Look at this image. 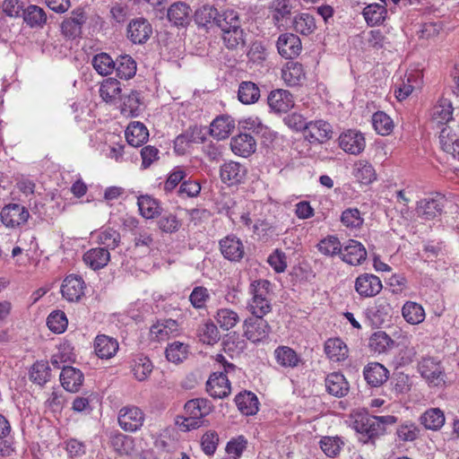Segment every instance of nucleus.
<instances>
[{
	"mask_svg": "<svg viewBox=\"0 0 459 459\" xmlns=\"http://www.w3.org/2000/svg\"><path fill=\"white\" fill-rule=\"evenodd\" d=\"M392 344V339L387 333L382 331L374 333L369 339V347L377 353L386 351Z\"/></svg>",
	"mask_w": 459,
	"mask_h": 459,
	"instance_id": "nucleus-63",
	"label": "nucleus"
},
{
	"mask_svg": "<svg viewBox=\"0 0 459 459\" xmlns=\"http://www.w3.org/2000/svg\"><path fill=\"white\" fill-rule=\"evenodd\" d=\"M220 247L223 256L232 262H238L244 256V246L239 238L228 236L220 241Z\"/></svg>",
	"mask_w": 459,
	"mask_h": 459,
	"instance_id": "nucleus-19",
	"label": "nucleus"
},
{
	"mask_svg": "<svg viewBox=\"0 0 459 459\" xmlns=\"http://www.w3.org/2000/svg\"><path fill=\"white\" fill-rule=\"evenodd\" d=\"M109 260L110 254L103 247L91 248L83 255V262L94 271L104 268Z\"/></svg>",
	"mask_w": 459,
	"mask_h": 459,
	"instance_id": "nucleus-25",
	"label": "nucleus"
},
{
	"mask_svg": "<svg viewBox=\"0 0 459 459\" xmlns=\"http://www.w3.org/2000/svg\"><path fill=\"white\" fill-rule=\"evenodd\" d=\"M95 235L97 243L103 246V248L107 250L115 249L121 241L120 233L111 228L103 229L96 232Z\"/></svg>",
	"mask_w": 459,
	"mask_h": 459,
	"instance_id": "nucleus-47",
	"label": "nucleus"
},
{
	"mask_svg": "<svg viewBox=\"0 0 459 459\" xmlns=\"http://www.w3.org/2000/svg\"><path fill=\"white\" fill-rule=\"evenodd\" d=\"M241 25L238 13L234 10H226L221 14L216 22L221 32L234 29L237 26Z\"/></svg>",
	"mask_w": 459,
	"mask_h": 459,
	"instance_id": "nucleus-62",
	"label": "nucleus"
},
{
	"mask_svg": "<svg viewBox=\"0 0 459 459\" xmlns=\"http://www.w3.org/2000/svg\"><path fill=\"white\" fill-rule=\"evenodd\" d=\"M247 168L235 161L224 163L220 169V176L223 183L229 186L243 182L247 176Z\"/></svg>",
	"mask_w": 459,
	"mask_h": 459,
	"instance_id": "nucleus-17",
	"label": "nucleus"
},
{
	"mask_svg": "<svg viewBox=\"0 0 459 459\" xmlns=\"http://www.w3.org/2000/svg\"><path fill=\"white\" fill-rule=\"evenodd\" d=\"M212 406L207 399L196 398L188 401L185 404L186 417L182 422L185 430L197 429L202 424V420L212 411Z\"/></svg>",
	"mask_w": 459,
	"mask_h": 459,
	"instance_id": "nucleus-2",
	"label": "nucleus"
},
{
	"mask_svg": "<svg viewBox=\"0 0 459 459\" xmlns=\"http://www.w3.org/2000/svg\"><path fill=\"white\" fill-rule=\"evenodd\" d=\"M325 352L330 359L341 361L346 359L348 349L341 339L331 338L325 342Z\"/></svg>",
	"mask_w": 459,
	"mask_h": 459,
	"instance_id": "nucleus-43",
	"label": "nucleus"
},
{
	"mask_svg": "<svg viewBox=\"0 0 459 459\" xmlns=\"http://www.w3.org/2000/svg\"><path fill=\"white\" fill-rule=\"evenodd\" d=\"M442 208L440 199L425 198L418 202L417 213L426 220H431L441 213Z\"/></svg>",
	"mask_w": 459,
	"mask_h": 459,
	"instance_id": "nucleus-39",
	"label": "nucleus"
},
{
	"mask_svg": "<svg viewBox=\"0 0 459 459\" xmlns=\"http://www.w3.org/2000/svg\"><path fill=\"white\" fill-rule=\"evenodd\" d=\"M152 33V25L143 18L133 20L127 26V37L134 44L144 43Z\"/></svg>",
	"mask_w": 459,
	"mask_h": 459,
	"instance_id": "nucleus-16",
	"label": "nucleus"
},
{
	"mask_svg": "<svg viewBox=\"0 0 459 459\" xmlns=\"http://www.w3.org/2000/svg\"><path fill=\"white\" fill-rule=\"evenodd\" d=\"M325 382L329 394L342 397L348 394L349 384L342 374L333 372L327 375Z\"/></svg>",
	"mask_w": 459,
	"mask_h": 459,
	"instance_id": "nucleus-26",
	"label": "nucleus"
},
{
	"mask_svg": "<svg viewBox=\"0 0 459 459\" xmlns=\"http://www.w3.org/2000/svg\"><path fill=\"white\" fill-rule=\"evenodd\" d=\"M153 369V365L148 357L137 355L132 363V372L138 381L148 378Z\"/></svg>",
	"mask_w": 459,
	"mask_h": 459,
	"instance_id": "nucleus-46",
	"label": "nucleus"
},
{
	"mask_svg": "<svg viewBox=\"0 0 459 459\" xmlns=\"http://www.w3.org/2000/svg\"><path fill=\"white\" fill-rule=\"evenodd\" d=\"M118 342L115 338L100 334L94 341V351L100 359H110L117 353Z\"/></svg>",
	"mask_w": 459,
	"mask_h": 459,
	"instance_id": "nucleus-23",
	"label": "nucleus"
},
{
	"mask_svg": "<svg viewBox=\"0 0 459 459\" xmlns=\"http://www.w3.org/2000/svg\"><path fill=\"white\" fill-rule=\"evenodd\" d=\"M354 176L360 183L366 185L377 178L375 169L366 160H359L355 164Z\"/></svg>",
	"mask_w": 459,
	"mask_h": 459,
	"instance_id": "nucleus-58",
	"label": "nucleus"
},
{
	"mask_svg": "<svg viewBox=\"0 0 459 459\" xmlns=\"http://www.w3.org/2000/svg\"><path fill=\"white\" fill-rule=\"evenodd\" d=\"M88 20L85 7H76L61 23L62 34L68 39H75L82 34V26Z\"/></svg>",
	"mask_w": 459,
	"mask_h": 459,
	"instance_id": "nucleus-4",
	"label": "nucleus"
},
{
	"mask_svg": "<svg viewBox=\"0 0 459 459\" xmlns=\"http://www.w3.org/2000/svg\"><path fill=\"white\" fill-rule=\"evenodd\" d=\"M260 98V89L253 82H242L238 86V99L245 104L250 105L255 103Z\"/></svg>",
	"mask_w": 459,
	"mask_h": 459,
	"instance_id": "nucleus-40",
	"label": "nucleus"
},
{
	"mask_svg": "<svg viewBox=\"0 0 459 459\" xmlns=\"http://www.w3.org/2000/svg\"><path fill=\"white\" fill-rule=\"evenodd\" d=\"M281 77L289 86H296L305 79V73L301 64L288 62L281 71Z\"/></svg>",
	"mask_w": 459,
	"mask_h": 459,
	"instance_id": "nucleus-37",
	"label": "nucleus"
},
{
	"mask_svg": "<svg viewBox=\"0 0 459 459\" xmlns=\"http://www.w3.org/2000/svg\"><path fill=\"white\" fill-rule=\"evenodd\" d=\"M301 48L300 39L293 33H283L278 38V52L286 59H292L299 56Z\"/></svg>",
	"mask_w": 459,
	"mask_h": 459,
	"instance_id": "nucleus-13",
	"label": "nucleus"
},
{
	"mask_svg": "<svg viewBox=\"0 0 459 459\" xmlns=\"http://www.w3.org/2000/svg\"><path fill=\"white\" fill-rule=\"evenodd\" d=\"M338 142L340 148L351 155H359L366 147L364 134L356 129L342 132L338 138Z\"/></svg>",
	"mask_w": 459,
	"mask_h": 459,
	"instance_id": "nucleus-6",
	"label": "nucleus"
},
{
	"mask_svg": "<svg viewBox=\"0 0 459 459\" xmlns=\"http://www.w3.org/2000/svg\"><path fill=\"white\" fill-rule=\"evenodd\" d=\"M362 14L368 25H380L387 16L386 4H369L363 9Z\"/></svg>",
	"mask_w": 459,
	"mask_h": 459,
	"instance_id": "nucleus-33",
	"label": "nucleus"
},
{
	"mask_svg": "<svg viewBox=\"0 0 459 459\" xmlns=\"http://www.w3.org/2000/svg\"><path fill=\"white\" fill-rule=\"evenodd\" d=\"M274 356L278 364L285 368L298 366L299 358L294 350L288 346H280L274 351Z\"/></svg>",
	"mask_w": 459,
	"mask_h": 459,
	"instance_id": "nucleus-53",
	"label": "nucleus"
},
{
	"mask_svg": "<svg viewBox=\"0 0 459 459\" xmlns=\"http://www.w3.org/2000/svg\"><path fill=\"white\" fill-rule=\"evenodd\" d=\"M83 374L80 369L64 366L60 374L62 386L68 392H78L83 383Z\"/></svg>",
	"mask_w": 459,
	"mask_h": 459,
	"instance_id": "nucleus-20",
	"label": "nucleus"
},
{
	"mask_svg": "<svg viewBox=\"0 0 459 459\" xmlns=\"http://www.w3.org/2000/svg\"><path fill=\"white\" fill-rule=\"evenodd\" d=\"M418 368L422 377L430 385L438 386L445 384V374L439 360L426 357L420 361Z\"/></svg>",
	"mask_w": 459,
	"mask_h": 459,
	"instance_id": "nucleus-7",
	"label": "nucleus"
},
{
	"mask_svg": "<svg viewBox=\"0 0 459 459\" xmlns=\"http://www.w3.org/2000/svg\"><path fill=\"white\" fill-rule=\"evenodd\" d=\"M144 421V414L136 406L129 405L120 409L118 412V423L126 431L134 432L139 429Z\"/></svg>",
	"mask_w": 459,
	"mask_h": 459,
	"instance_id": "nucleus-8",
	"label": "nucleus"
},
{
	"mask_svg": "<svg viewBox=\"0 0 459 459\" xmlns=\"http://www.w3.org/2000/svg\"><path fill=\"white\" fill-rule=\"evenodd\" d=\"M115 63L116 61L107 53L97 54L91 60L94 70L102 76H107L113 73Z\"/></svg>",
	"mask_w": 459,
	"mask_h": 459,
	"instance_id": "nucleus-50",
	"label": "nucleus"
},
{
	"mask_svg": "<svg viewBox=\"0 0 459 459\" xmlns=\"http://www.w3.org/2000/svg\"><path fill=\"white\" fill-rule=\"evenodd\" d=\"M377 428L378 425L375 416L362 411L354 414L353 429L359 436V440L363 444L368 443L379 435Z\"/></svg>",
	"mask_w": 459,
	"mask_h": 459,
	"instance_id": "nucleus-3",
	"label": "nucleus"
},
{
	"mask_svg": "<svg viewBox=\"0 0 459 459\" xmlns=\"http://www.w3.org/2000/svg\"><path fill=\"white\" fill-rule=\"evenodd\" d=\"M374 129L378 134L388 135L394 128V124L389 116L385 112H376L372 117Z\"/></svg>",
	"mask_w": 459,
	"mask_h": 459,
	"instance_id": "nucleus-61",
	"label": "nucleus"
},
{
	"mask_svg": "<svg viewBox=\"0 0 459 459\" xmlns=\"http://www.w3.org/2000/svg\"><path fill=\"white\" fill-rule=\"evenodd\" d=\"M453 107L452 102L445 98L440 99L433 107L431 117L432 120L437 124L447 123L452 119Z\"/></svg>",
	"mask_w": 459,
	"mask_h": 459,
	"instance_id": "nucleus-44",
	"label": "nucleus"
},
{
	"mask_svg": "<svg viewBox=\"0 0 459 459\" xmlns=\"http://www.w3.org/2000/svg\"><path fill=\"white\" fill-rule=\"evenodd\" d=\"M382 288L383 285L379 277L367 273L359 275L354 283L356 292L362 298L376 297Z\"/></svg>",
	"mask_w": 459,
	"mask_h": 459,
	"instance_id": "nucleus-9",
	"label": "nucleus"
},
{
	"mask_svg": "<svg viewBox=\"0 0 459 459\" xmlns=\"http://www.w3.org/2000/svg\"><path fill=\"white\" fill-rule=\"evenodd\" d=\"M197 335L203 343L212 345L220 340V333L217 326L211 321L201 325Z\"/></svg>",
	"mask_w": 459,
	"mask_h": 459,
	"instance_id": "nucleus-57",
	"label": "nucleus"
},
{
	"mask_svg": "<svg viewBox=\"0 0 459 459\" xmlns=\"http://www.w3.org/2000/svg\"><path fill=\"white\" fill-rule=\"evenodd\" d=\"M292 28L302 35H309L316 30L314 17L307 13L297 14L292 21Z\"/></svg>",
	"mask_w": 459,
	"mask_h": 459,
	"instance_id": "nucleus-51",
	"label": "nucleus"
},
{
	"mask_svg": "<svg viewBox=\"0 0 459 459\" xmlns=\"http://www.w3.org/2000/svg\"><path fill=\"white\" fill-rule=\"evenodd\" d=\"M422 83V75L420 71H411L406 74V81H403L395 89L394 93L398 100L402 101L408 98L414 89L420 88Z\"/></svg>",
	"mask_w": 459,
	"mask_h": 459,
	"instance_id": "nucleus-22",
	"label": "nucleus"
},
{
	"mask_svg": "<svg viewBox=\"0 0 459 459\" xmlns=\"http://www.w3.org/2000/svg\"><path fill=\"white\" fill-rule=\"evenodd\" d=\"M235 129V121L229 115H221L212 120L210 125V134L217 140L228 138Z\"/></svg>",
	"mask_w": 459,
	"mask_h": 459,
	"instance_id": "nucleus-21",
	"label": "nucleus"
},
{
	"mask_svg": "<svg viewBox=\"0 0 459 459\" xmlns=\"http://www.w3.org/2000/svg\"><path fill=\"white\" fill-rule=\"evenodd\" d=\"M402 314L406 322L411 325H418L425 319V311L422 306L412 301H407L403 305Z\"/></svg>",
	"mask_w": 459,
	"mask_h": 459,
	"instance_id": "nucleus-49",
	"label": "nucleus"
},
{
	"mask_svg": "<svg viewBox=\"0 0 459 459\" xmlns=\"http://www.w3.org/2000/svg\"><path fill=\"white\" fill-rule=\"evenodd\" d=\"M85 283L81 276L71 274L63 281L62 296L68 301H78L84 293Z\"/></svg>",
	"mask_w": 459,
	"mask_h": 459,
	"instance_id": "nucleus-14",
	"label": "nucleus"
},
{
	"mask_svg": "<svg viewBox=\"0 0 459 459\" xmlns=\"http://www.w3.org/2000/svg\"><path fill=\"white\" fill-rule=\"evenodd\" d=\"M30 379L39 385H43L50 379V368L47 361H37L30 369Z\"/></svg>",
	"mask_w": 459,
	"mask_h": 459,
	"instance_id": "nucleus-52",
	"label": "nucleus"
},
{
	"mask_svg": "<svg viewBox=\"0 0 459 459\" xmlns=\"http://www.w3.org/2000/svg\"><path fill=\"white\" fill-rule=\"evenodd\" d=\"M165 353L169 361L178 364L187 358L188 346L180 342H174L168 345Z\"/></svg>",
	"mask_w": 459,
	"mask_h": 459,
	"instance_id": "nucleus-55",
	"label": "nucleus"
},
{
	"mask_svg": "<svg viewBox=\"0 0 459 459\" xmlns=\"http://www.w3.org/2000/svg\"><path fill=\"white\" fill-rule=\"evenodd\" d=\"M238 409L245 415H254L258 411V399L252 392L245 391L235 397Z\"/></svg>",
	"mask_w": 459,
	"mask_h": 459,
	"instance_id": "nucleus-35",
	"label": "nucleus"
},
{
	"mask_svg": "<svg viewBox=\"0 0 459 459\" xmlns=\"http://www.w3.org/2000/svg\"><path fill=\"white\" fill-rule=\"evenodd\" d=\"M68 320L65 312L56 310L49 314L47 325L50 331L56 333H62L67 327Z\"/></svg>",
	"mask_w": 459,
	"mask_h": 459,
	"instance_id": "nucleus-64",
	"label": "nucleus"
},
{
	"mask_svg": "<svg viewBox=\"0 0 459 459\" xmlns=\"http://www.w3.org/2000/svg\"><path fill=\"white\" fill-rule=\"evenodd\" d=\"M304 134L311 143H323L333 137L332 126L322 119L310 121L307 122Z\"/></svg>",
	"mask_w": 459,
	"mask_h": 459,
	"instance_id": "nucleus-11",
	"label": "nucleus"
},
{
	"mask_svg": "<svg viewBox=\"0 0 459 459\" xmlns=\"http://www.w3.org/2000/svg\"><path fill=\"white\" fill-rule=\"evenodd\" d=\"M364 378L371 386H380L388 379V370L380 363L368 364L363 370Z\"/></svg>",
	"mask_w": 459,
	"mask_h": 459,
	"instance_id": "nucleus-24",
	"label": "nucleus"
},
{
	"mask_svg": "<svg viewBox=\"0 0 459 459\" xmlns=\"http://www.w3.org/2000/svg\"><path fill=\"white\" fill-rule=\"evenodd\" d=\"M117 75L125 80L131 79L136 73V63L128 55L120 56L115 63Z\"/></svg>",
	"mask_w": 459,
	"mask_h": 459,
	"instance_id": "nucleus-45",
	"label": "nucleus"
},
{
	"mask_svg": "<svg viewBox=\"0 0 459 459\" xmlns=\"http://www.w3.org/2000/svg\"><path fill=\"white\" fill-rule=\"evenodd\" d=\"M317 247L321 254L327 256H333L335 255H341L342 250V245L339 238L334 236H327L320 240L317 244Z\"/></svg>",
	"mask_w": 459,
	"mask_h": 459,
	"instance_id": "nucleus-59",
	"label": "nucleus"
},
{
	"mask_svg": "<svg viewBox=\"0 0 459 459\" xmlns=\"http://www.w3.org/2000/svg\"><path fill=\"white\" fill-rule=\"evenodd\" d=\"M244 335L252 342H257L268 337L271 327L263 317H249L244 321Z\"/></svg>",
	"mask_w": 459,
	"mask_h": 459,
	"instance_id": "nucleus-10",
	"label": "nucleus"
},
{
	"mask_svg": "<svg viewBox=\"0 0 459 459\" xmlns=\"http://www.w3.org/2000/svg\"><path fill=\"white\" fill-rule=\"evenodd\" d=\"M267 102L270 108L275 113H286L294 107V99L290 91L282 89L273 90L270 92Z\"/></svg>",
	"mask_w": 459,
	"mask_h": 459,
	"instance_id": "nucleus-15",
	"label": "nucleus"
},
{
	"mask_svg": "<svg viewBox=\"0 0 459 459\" xmlns=\"http://www.w3.org/2000/svg\"><path fill=\"white\" fill-rule=\"evenodd\" d=\"M178 331V325L176 320L166 319L159 321L150 329L152 338L157 341H164L171 334H175Z\"/></svg>",
	"mask_w": 459,
	"mask_h": 459,
	"instance_id": "nucleus-34",
	"label": "nucleus"
},
{
	"mask_svg": "<svg viewBox=\"0 0 459 459\" xmlns=\"http://www.w3.org/2000/svg\"><path fill=\"white\" fill-rule=\"evenodd\" d=\"M121 91L120 82L114 78L103 80L99 90L101 99L109 104H115L120 99Z\"/></svg>",
	"mask_w": 459,
	"mask_h": 459,
	"instance_id": "nucleus-32",
	"label": "nucleus"
},
{
	"mask_svg": "<svg viewBox=\"0 0 459 459\" xmlns=\"http://www.w3.org/2000/svg\"><path fill=\"white\" fill-rule=\"evenodd\" d=\"M215 319L223 330L233 328L240 320L237 312L230 308H221L217 311Z\"/></svg>",
	"mask_w": 459,
	"mask_h": 459,
	"instance_id": "nucleus-60",
	"label": "nucleus"
},
{
	"mask_svg": "<svg viewBox=\"0 0 459 459\" xmlns=\"http://www.w3.org/2000/svg\"><path fill=\"white\" fill-rule=\"evenodd\" d=\"M225 372H215L206 383V390L213 398H224L230 393V385Z\"/></svg>",
	"mask_w": 459,
	"mask_h": 459,
	"instance_id": "nucleus-18",
	"label": "nucleus"
},
{
	"mask_svg": "<svg viewBox=\"0 0 459 459\" xmlns=\"http://www.w3.org/2000/svg\"><path fill=\"white\" fill-rule=\"evenodd\" d=\"M22 14L24 22L31 28L42 27L47 22L45 11L38 5H29L23 10Z\"/></svg>",
	"mask_w": 459,
	"mask_h": 459,
	"instance_id": "nucleus-48",
	"label": "nucleus"
},
{
	"mask_svg": "<svg viewBox=\"0 0 459 459\" xmlns=\"http://www.w3.org/2000/svg\"><path fill=\"white\" fill-rule=\"evenodd\" d=\"M137 204L141 215L145 219H153L161 213L160 203L150 195L138 197Z\"/></svg>",
	"mask_w": 459,
	"mask_h": 459,
	"instance_id": "nucleus-42",
	"label": "nucleus"
},
{
	"mask_svg": "<svg viewBox=\"0 0 459 459\" xmlns=\"http://www.w3.org/2000/svg\"><path fill=\"white\" fill-rule=\"evenodd\" d=\"M29 211L20 204H8L0 212L2 223L9 229L18 228L27 222Z\"/></svg>",
	"mask_w": 459,
	"mask_h": 459,
	"instance_id": "nucleus-5",
	"label": "nucleus"
},
{
	"mask_svg": "<svg viewBox=\"0 0 459 459\" xmlns=\"http://www.w3.org/2000/svg\"><path fill=\"white\" fill-rule=\"evenodd\" d=\"M270 286L271 283L267 280L255 281L250 284L249 293L252 297L247 303V309L255 316L264 317L271 311Z\"/></svg>",
	"mask_w": 459,
	"mask_h": 459,
	"instance_id": "nucleus-1",
	"label": "nucleus"
},
{
	"mask_svg": "<svg viewBox=\"0 0 459 459\" xmlns=\"http://www.w3.org/2000/svg\"><path fill=\"white\" fill-rule=\"evenodd\" d=\"M75 355L74 353V348L71 343L65 342L60 343L56 348V352L52 355L50 362L56 368H63L65 363H71L74 361Z\"/></svg>",
	"mask_w": 459,
	"mask_h": 459,
	"instance_id": "nucleus-38",
	"label": "nucleus"
},
{
	"mask_svg": "<svg viewBox=\"0 0 459 459\" xmlns=\"http://www.w3.org/2000/svg\"><path fill=\"white\" fill-rule=\"evenodd\" d=\"M149 137L147 127L141 122H131L126 130V138L128 144L138 147L143 145Z\"/></svg>",
	"mask_w": 459,
	"mask_h": 459,
	"instance_id": "nucleus-28",
	"label": "nucleus"
},
{
	"mask_svg": "<svg viewBox=\"0 0 459 459\" xmlns=\"http://www.w3.org/2000/svg\"><path fill=\"white\" fill-rule=\"evenodd\" d=\"M140 93L132 91L123 100L121 113L126 117H137L141 111Z\"/></svg>",
	"mask_w": 459,
	"mask_h": 459,
	"instance_id": "nucleus-56",
	"label": "nucleus"
},
{
	"mask_svg": "<svg viewBox=\"0 0 459 459\" xmlns=\"http://www.w3.org/2000/svg\"><path fill=\"white\" fill-rule=\"evenodd\" d=\"M367 250L364 246L354 239H349L342 245L341 257L351 265H359L367 259Z\"/></svg>",
	"mask_w": 459,
	"mask_h": 459,
	"instance_id": "nucleus-12",
	"label": "nucleus"
},
{
	"mask_svg": "<svg viewBox=\"0 0 459 459\" xmlns=\"http://www.w3.org/2000/svg\"><path fill=\"white\" fill-rule=\"evenodd\" d=\"M220 13L212 4H204L200 5L195 12V21L201 27L216 25Z\"/></svg>",
	"mask_w": 459,
	"mask_h": 459,
	"instance_id": "nucleus-36",
	"label": "nucleus"
},
{
	"mask_svg": "<svg viewBox=\"0 0 459 459\" xmlns=\"http://www.w3.org/2000/svg\"><path fill=\"white\" fill-rule=\"evenodd\" d=\"M224 45L229 49H236L245 45V33L241 25L221 32Z\"/></svg>",
	"mask_w": 459,
	"mask_h": 459,
	"instance_id": "nucleus-54",
	"label": "nucleus"
},
{
	"mask_svg": "<svg viewBox=\"0 0 459 459\" xmlns=\"http://www.w3.org/2000/svg\"><path fill=\"white\" fill-rule=\"evenodd\" d=\"M438 139L441 149L459 160V139L450 126L441 129Z\"/></svg>",
	"mask_w": 459,
	"mask_h": 459,
	"instance_id": "nucleus-31",
	"label": "nucleus"
},
{
	"mask_svg": "<svg viewBox=\"0 0 459 459\" xmlns=\"http://www.w3.org/2000/svg\"><path fill=\"white\" fill-rule=\"evenodd\" d=\"M192 10L190 6L184 2L172 4L168 10V18L176 26H185L190 21Z\"/></svg>",
	"mask_w": 459,
	"mask_h": 459,
	"instance_id": "nucleus-30",
	"label": "nucleus"
},
{
	"mask_svg": "<svg viewBox=\"0 0 459 459\" xmlns=\"http://www.w3.org/2000/svg\"><path fill=\"white\" fill-rule=\"evenodd\" d=\"M293 8L291 0H273L270 10L274 25L278 28L282 26V22L290 18Z\"/></svg>",
	"mask_w": 459,
	"mask_h": 459,
	"instance_id": "nucleus-29",
	"label": "nucleus"
},
{
	"mask_svg": "<svg viewBox=\"0 0 459 459\" xmlns=\"http://www.w3.org/2000/svg\"><path fill=\"white\" fill-rule=\"evenodd\" d=\"M420 420L427 429L438 430L445 424L446 418L440 409L431 408L420 416Z\"/></svg>",
	"mask_w": 459,
	"mask_h": 459,
	"instance_id": "nucleus-41",
	"label": "nucleus"
},
{
	"mask_svg": "<svg viewBox=\"0 0 459 459\" xmlns=\"http://www.w3.org/2000/svg\"><path fill=\"white\" fill-rule=\"evenodd\" d=\"M230 147L235 154L247 157L255 151V140L248 134H240L231 139Z\"/></svg>",
	"mask_w": 459,
	"mask_h": 459,
	"instance_id": "nucleus-27",
	"label": "nucleus"
}]
</instances>
